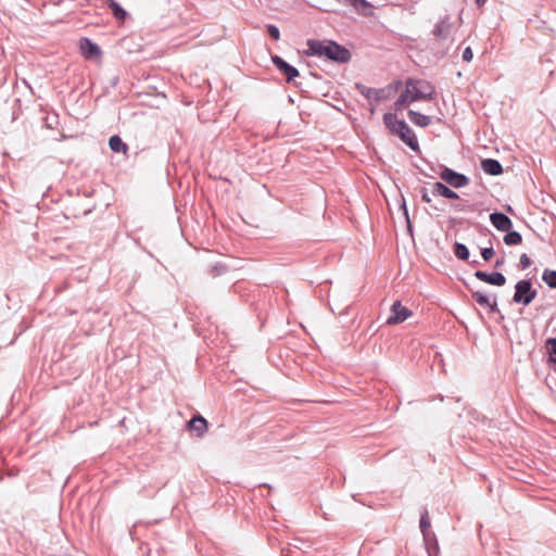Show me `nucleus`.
I'll list each match as a JSON object with an SVG mask.
<instances>
[{"instance_id":"33","label":"nucleus","mask_w":556,"mask_h":556,"mask_svg":"<svg viewBox=\"0 0 556 556\" xmlns=\"http://www.w3.org/2000/svg\"><path fill=\"white\" fill-rule=\"evenodd\" d=\"M478 264H479L478 261L472 262V265H478Z\"/></svg>"},{"instance_id":"20","label":"nucleus","mask_w":556,"mask_h":556,"mask_svg":"<svg viewBox=\"0 0 556 556\" xmlns=\"http://www.w3.org/2000/svg\"><path fill=\"white\" fill-rule=\"evenodd\" d=\"M454 254L462 261H467L469 258L468 248L460 242H456L454 244Z\"/></svg>"},{"instance_id":"7","label":"nucleus","mask_w":556,"mask_h":556,"mask_svg":"<svg viewBox=\"0 0 556 556\" xmlns=\"http://www.w3.org/2000/svg\"><path fill=\"white\" fill-rule=\"evenodd\" d=\"M453 26L451 16L445 15L434 25L432 35L438 39L445 40L451 36Z\"/></svg>"},{"instance_id":"31","label":"nucleus","mask_w":556,"mask_h":556,"mask_svg":"<svg viewBox=\"0 0 556 556\" xmlns=\"http://www.w3.org/2000/svg\"><path fill=\"white\" fill-rule=\"evenodd\" d=\"M486 0H476L478 7H482Z\"/></svg>"},{"instance_id":"21","label":"nucleus","mask_w":556,"mask_h":556,"mask_svg":"<svg viewBox=\"0 0 556 556\" xmlns=\"http://www.w3.org/2000/svg\"><path fill=\"white\" fill-rule=\"evenodd\" d=\"M542 280L553 289H556V270L545 269L542 275Z\"/></svg>"},{"instance_id":"25","label":"nucleus","mask_w":556,"mask_h":556,"mask_svg":"<svg viewBox=\"0 0 556 556\" xmlns=\"http://www.w3.org/2000/svg\"><path fill=\"white\" fill-rule=\"evenodd\" d=\"M267 31L269 34V36L274 39V40H279L280 38V31L278 29L277 26L273 25V24H268L267 26Z\"/></svg>"},{"instance_id":"9","label":"nucleus","mask_w":556,"mask_h":556,"mask_svg":"<svg viewBox=\"0 0 556 556\" xmlns=\"http://www.w3.org/2000/svg\"><path fill=\"white\" fill-rule=\"evenodd\" d=\"M471 298L481 306L488 307L491 313L498 311L496 295L489 296L481 291L471 290Z\"/></svg>"},{"instance_id":"11","label":"nucleus","mask_w":556,"mask_h":556,"mask_svg":"<svg viewBox=\"0 0 556 556\" xmlns=\"http://www.w3.org/2000/svg\"><path fill=\"white\" fill-rule=\"evenodd\" d=\"M490 222L498 231H508L513 227L510 218L504 213L500 212L491 213Z\"/></svg>"},{"instance_id":"5","label":"nucleus","mask_w":556,"mask_h":556,"mask_svg":"<svg viewBox=\"0 0 556 556\" xmlns=\"http://www.w3.org/2000/svg\"><path fill=\"white\" fill-rule=\"evenodd\" d=\"M440 178L453 188H462L469 184V178L448 167H444L440 173Z\"/></svg>"},{"instance_id":"23","label":"nucleus","mask_w":556,"mask_h":556,"mask_svg":"<svg viewBox=\"0 0 556 556\" xmlns=\"http://www.w3.org/2000/svg\"><path fill=\"white\" fill-rule=\"evenodd\" d=\"M546 350L549 355V362L556 364V338H548L546 340Z\"/></svg>"},{"instance_id":"32","label":"nucleus","mask_w":556,"mask_h":556,"mask_svg":"<svg viewBox=\"0 0 556 556\" xmlns=\"http://www.w3.org/2000/svg\"><path fill=\"white\" fill-rule=\"evenodd\" d=\"M403 207H404V210H405V215H406V217H408V214H407V210H406V204H405V202L403 203Z\"/></svg>"},{"instance_id":"18","label":"nucleus","mask_w":556,"mask_h":556,"mask_svg":"<svg viewBox=\"0 0 556 556\" xmlns=\"http://www.w3.org/2000/svg\"><path fill=\"white\" fill-rule=\"evenodd\" d=\"M109 146L112 151L117 153L127 151V144L117 135H114L109 139Z\"/></svg>"},{"instance_id":"4","label":"nucleus","mask_w":556,"mask_h":556,"mask_svg":"<svg viewBox=\"0 0 556 556\" xmlns=\"http://www.w3.org/2000/svg\"><path fill=\"white\" fill-rule=\"evenodd\" d=\"M536 296V291L532 289L529 280H519L515 286L514 302L529 305Z\"/></svg>"},{"instance_id":"24","label":"nucleus","mask_w":556,"mask_h":556,"mask_svg":"<svg viewBox=\"0 0 556 556\" xmlns=\"http://www.w3.org/2000/svg\"><path fill=\"white\" fill-rule=\"evenodd\" d=\"M419 527H420V531L422 532L424 536H427L429 528H430V520H429V515H428L427 509H425L420 516Z\"/></svg>"},{"instance_id":"12","label":"nucleus","mask_w":556,"mask_h":556,"mask_svg":"<svg viewBox=\"0 0 556 556\" xmlns=\"http://www.w3.org/2000/svg\"><path fill=\"white\" fill-rule=\"evenodd\" d=\"M80 50L83 55L87 59H92L101 54L99 46L88 38L80 40Z\"/></svg>"},{"instance_id":"19","label":"nucleus","mask_w":556,"mask_h":556,"mask_svg":"<svg viewBox=\"0 0 556 556\" xmlns=\"http://www.w3.org/2000/svg\"><path fill=\"white\" fill-rule=\"evenodd\" d=\"M507 233L504 236L503 240L507 245H518L522 241V237L518 231H506Z\"/></svg>"},{"instance_id":"17","label":"nucleus","mask_w":556,"mask_h":556,"mask_svg":"<svg viewBox=\"0 0 556 556\" xmlns=\"http://www.w3.org/2000/svg\"><path fill=\"white\" fill-rule=\"evenodd\" d=\"M356 89L368 100L375 99L376 101H380L382 99L380 94V90L375 88L366 87L361 84H356Z\"/></svg>"},{"instance_id":"3","label":"nucleus","mask_w":556,"mask_h":556,"mask_svg":"<svg viewBox=\"0 0 556 556\" xmlns=\"http://www.w3.org/2000/svg\"><path fill=\"white\" fill-rule=\"evenodd\" d=\"M383 122L387 128L394 135H397L413 151H418L419 143L413 129L403 119H399L395 114L386 113Z\"/></svg>"},{"instance_id":"29","label":"nucleus","mask_w":556,"mask_h":556,"mask_svg":"<svg viewBox=\"0 0 556 556\" xmlns=\"http://www.w3.org/2000/svg\"><path fill=\"white\" fill-rule=\"evenodd\" d=\"M420 192H421V200L426 203H430L431 198L429 197L428 190L426 188H422Z\"/></svg>"},{"instance_id":"22","label":"nucleus","mask_w":556,"mask_h":556,"mask_svg":"<svg viewBox=\"0 0 556 556\" xmlns=\"http://www.w3.org/2000/svg\"><path fill=\"white\" fill-rule=\"evenodd\" d=\"M109 8L117 20L125 18L126 11L115 0H109Z\"/></svg>"},{"instance_id":"27","label":"nucleus","mask_w":556,"mask_h":556,"mask_svg":"<svg viewBox=\"0 0 556 556\" xmlns=\"http://www.w3.org/2000/svg\"><path fill=\"white\" fill-rule=\"evenodd\" d=\"M463 60L465 62H470L473 58V53H472V50L471 48L467 47L464 51H463V55H462Z\"/></svg>"},{"instance_id":"6","label":"nucleus","mask_w":556,"mask_h":556,"mask_svg":"<svg viewBox=\"0 0 556 556\" xmlns=\"http://www.w3.org/2000/svg\"><path fill=\"white\" fill-rule=\"evenodd\" d=\"M412 311L403 306L401 301H395L390 308V316L387 319L388 325H397L410 317Z\"/></svg>"},{"instance_id":"10","label":"nucleus","mask_w":556,"mask_h":556,"mask_svg":"<svg viewBox=\"0 0 556 556\" xmlns=\"http://www.w3.org/2000/svg\"><path fill=\"white\" fill-rule=\"evenodd\" d=\"M475 277L477 279H479L480 281H483V282H486V283H490L493 286H497V287H502L506 283L505 276L498 271L489 274V273H485L482 270H477L475 273Z\"/></svg>"},{"instance_id":"28","label":"nucleus","mask_w":556,"mask_h":556,"mask_svg":"<svg viewBox=\"0 0 556 556\" xmlns=\"http://www.w3.org/2000/svg\"><path fill=\"white\" fill-rule=\"evenodd\" d=\"M520 265H521L522 269H526L531 265V261L526 253L521 254V256H520Z\"/></svg>"},{"instance_id":"8","label":"nucleus","mask_w":556,"mask_h":556,"mask_svg":"<svg viewBox=\"0 0 556 556\" xmlns=\"http://www.w3.org/2000/svg\"><path fill=\"white\" fill-rule=\"evenodd\" d=\"M271 61L274 65L277 67V70L286 76L287 81H292L295 77L300 75L299 71L294 66L286 62L281 56L273 55Z\"/></svg>"},{"instance_id":"14","label":"nucleus","mask_w":556,"mask_h":556,"mask_svg":"<svg viewBox=\"0 0 556 556\" xmlns=\"http://www.w3.org/2000/svg\"><path fill=\"white\" fill-rule=\"evenodd\" d=\"M432 194L433 195L444 197L446 199H457L458 198V194L455 191H453L452 189H450L448 187H446L442 182H434L433 184V186H432Z\"/></svg>"},{"instance_id":"1","label":"nucleus","mask_w":556,"mask_h":556,"mask_svg":"<svg viewBox=\"0 0 556 556\" xmlns=\"http://www.w3.org/2000/svg\"><path fill=\"white\" fill-rule=\"evenodd\" d=\"M434 94L435 89L429 81L408 78L405 83V90L394 102L395 110H402L417 100H432Z\"/></svg>"},{"instance_id":"26","label":"nucleus","mask_w":556,"mask_h":556,"mask_svg":"<svg viewBox=\"0 0 556 556\" xmlns=\"http://www.w3.org/2000/svg\"><path fill=\"white\" fill-rule=\"evenodd\" d=\"M481 256H482V258H483L485 262L490 261V260L494 256V250H493V248H492V247H490V248H483V249L481 250Z\"/></svg>"},{"instance_id":"30","label":"nucleus","mask_w":556,"mask_h":556,"mask_svg":"<svg viewBox=\"0 0 556 556\" xmlns=\"http://www.w3.org/2000/svg\"><path fill=\"white\" fill-rule=\"evenodd\" d=\"M504 258H500V260H496L495 264H494V267L495 268H498V267H502L504 265Z\"/></svg>"},{"instance_id":"13","label":"nucleus","mask_w":556,"mask_h":556,"mask_svg":"<svg viewBox=\"0 0 556 556\" xmlns=\"http://www.w3.org/2000/svg\"><path fill=\"white\" fill-rule=\"evenodd\" d=\"M481 168L483 169L484 173L492 175V176H497L503 173L502 164L497 160H494V159L482 160Z\"/></svg>"},{"instance_id":"16","label":"nucleus","mask_w":556,"mask_h":556,"mask_svg":"<svg viewBox=\"0 0 556 556\" xmlns=\"http://www.w3.org/2000/svg\"><path fill=\"white\" fill-rule=\"evenodd\" d=\"M408 118L412 123H414L415 125L420 126V127H427L431 123L430 116L421 114V113L413 111V110L408 111Z\"/></svg>"},{"instance_id":"2","label":"nucleus","mask_w":556,"mask_h":556,"mask_svg":"<svg viewBox=\"0 0 556 556\" xmlns=\"http://www.w3.org/2000/svg\"><path fill=\"white\" fill-rule=\"evenodd\" d=\"M307 50L306 55L325 56L328 60L336 61L339 63H346L351 59L350 51L331 40H315L308 39L306 42Z\"/></svg>"},{"instance_id":"15","label":"nucleus","mask_w":556,"mask_h":556,"mask_svg":"<svg viewBox=\"0 0 556 556\" xmlns=\"http://www.w3.org/2000/svg\"><path fill=\"white\" fill-rule=\"evenodd\" d=\"M188 427L191 430L197 431L198 435L201 437L207 429V421L202 416H194L191 420L188 421Z\"/></svg>"}]
</instances>
